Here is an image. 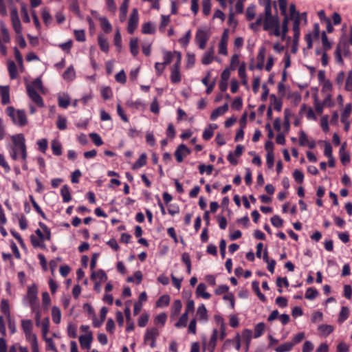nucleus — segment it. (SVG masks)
Masks as SVG:
<instances>
[{
    "label": "nucleus",
    "instance_id": "nucleus-1",
    "mask_svg": "<svg viewBox=\"0 0 352 352\" xmlns=\"http://www.w3.org/2000/svg\"><path fill=\"white\" fill-rule=\"evenodd\" d=\"M14 146L11 148L10 153L14 160L19 159V155L21 154L23 161L27 159V149L25 143V138L23 134H18L12 136Z\"/></svg>",
    "mask_w": 352,
    "mask_h": 352
},
{
    "label": "nucleus",
    "instance_id": "nucleus-2",
    "mask_svg": "<svg viewBox=\"0 0 352 352\" xmlns=\"http://www.w3.org/2000/svg\"><path fill=\"white\" fill-rule=\"evenodd\" d=\"M279 24L280 21L278 16L272 15V6L270 5V3H267L265 8L263 29L266 31H270L273 28L277 27Z\"/></svg>",
    "mask_w": 352,
    "mask_h": 352
},
{
    "label": "nucleus",
    "instance_id": "nucleus-3",
    "mask_svg": "<svg viewBox=\"0 0 352 352\" xmlns=\"http://www.w3.org/2000/svg\"><path fill=\"white\" fill-rule=\"evenodd\" d=\"M6 112L15 124L20 126H24L27 124V118L24 111L15 110L12 107H8Z\"/></svg>",
    "mask_w": 352,
    "mask_h": 352
},
{
    "label": "nucleus",
    "instance_id": "nucleus-4",
    "mask_svg": "<svg viewBox=\"0 0 352 352\" xmlns=\"http://www.w3.org/2000/svg\"><path fill=\"white\" fill-rule=\"evenodd\" d=\"M210 34L206 29H199L195 35V41L200 49L206 47Z\"/></svg>",
    "mask_w": 352,
    "mask_h": 352
},
{
    "label": "nucleus",
    "instance_id": "nucleus-5",
    "mask_svg": "<svg viewBox=\"0 0 352 352\" xmlns=\"http://www.w3.org/2000/svg\"><path fill=\"white\" fill-rule=\"evenodd\" d=\"M160 332L155 327H153L146 330L144 335V342H151L150 346L151 348L156 347V339Z\"/></svg>",
    "mask_w": 352,
    "mask_h": 352
},
{
    "label": "nucleus",
    "instance_id": "nucleus-6",
    "mask_svg": "<svg viewBox=\"0 0 352 352\" xmlns=\"http://www.w3.org/2000/svg\"><path fill=\"white\" fill-rule=\"evenodd\" d=\"M10 17L14 30L16 32V34H21L22 31L21 24L16 8H13L11 9Z\"/></svg>",
    "mask_w": 352,
    "mask_h": 352
},
{
    "label": "nucleus",
    "instance_id": "nucleus-7",
    "mask_svg": "<svg viewBox=\"0 0 352 352\" xmlns=\"http://www.w3.org/2000/svg\"><path fill=\"white\" fill-rule=\"evenodd\" d=\"M138 11L137 8H133L130 15L128 23V32L133 34L136 29L138 23Z\"/></svg>",
    "mask_w": 352,
    "mask_h": 352
},
{
    "label": "nucleus",
    "instance_id": "nucleus-8",
    "mask_svg": "<svg viewBox=\"0 0 352 352\" xmlns=\"http://www.w3.org/2000/svg\"><path fill=\"white\" fill-rule=\"evenodd\" d=\"M27 92L31 100L39 107L44 106L43 100L32 86H27Z\"/></svg>",
    "mask_w": 352,
    "mask_h": 352
},
{
    "label": "nucleus",
    "instance_id": "nucleus-9",
    "mask_svg": "<svg viewBox=\"0 0 352 352\" xmlns=\"http://www.w3.org/2000/svg\"><path fill=\"white\" fill-rule=\"evenodd\" d=\"M37 293V287L35 285L28 287L26 298L32 308H34L38 299Z\"/></svg>",
    "mask_w": 352,
    "mask_h": 352
},
{
    "label": "nucleus",
    "instance_id": "nucleus-10",
    "mask_svg": "<svg viewBox=\"0 0 352 352\" xmlns=\"http://www.w3.org/2000/svg\"><path fill=\"white\" fill-rule=\"evenodd\" d=\"M293 22L292 30L294 31V44L296 45L298 43L299 38H300V24L302 22L300 19V16H296L293 19H292Z\"/></svg>",
    "mask_w": 352,
    "mask_h": 352
},
{
    "label": "nucleus",
    "instance_id": "nucleus-11",
    "mask_svg": "<svg viewBox=\"0 0 352 352\" xmlns=\"http://www.w3.org/2000/svg\"><path fill=\"white\" fill-rule=\"evenodd\" d=\"M92 341H93V335L91 331H88L86 334L81 335L79 337V342H80V346L85 349H87V350L90 349Z\"/></svg>",
    "mask_w": 352,
    "mask_h": 352
},
{
    "label": "nucleus",
    "instance_id": "nucleus-12",
    "mask_svg": "<svg viewBox=\"0 0 352 352\" xmlns=\"http://www.w3.org/2000/svg\"><path fill=\"white\" fill-rule=\"evenodd\" d=\"M190 153V149L186 145L180 144L175 151V158L178 162H182L184 158Z\"/></svg>",
    "mask_w": 352,
    "mask_h": 352
},
{
    "label": "nucleus",
    "instance_id": "nucleus-13",
    "mask_svg": "<svg viewBox=\"0 0 352 352\" xmlns=\"http://www.w3.org/2000/svg\"><path fill=\"white\" fill-rule=\"evenodd\" d=\"M228 109V104L227 103L224 104L223 106L219 107L212 112L210 119L215 120L219 116L223 115Z\"/></svg>",
    "mask_w": 352,
    "mask_h": 352
},
{
    "label": "nucleus",
    "instance_id": "nucleus-14",
    "mask_svg": "<svg viewBox=\"0 0 352 352\" xmlns=\"http://www.w3.org/2000/svg\"><path fill=\"white\" fill-rule=\"evenodd\" d=\"M182 307V302L179 300H175L173 302L170 312V318L175 319L179 314Z\"/></svg>",
    "mask_w": 352,
    "mask_h": 352
},
{
    "label": "nucleus",
    "instance_id": "nucleus-15",
    "mask_svg": "<svg viewBox=\"0 0 352 352\" xmlns=\"http://www.w3.org/2000/svg\"><path fill=\"white\" fill-rule=\"evenodd\" d=\"M214 59V49L210 48L207 52H206L203 56L201 63L204 65H208L212 62Z\"/></svg>",
    "mask_w": 352,
    "mask_h": 352
},
{
    "label": "nucleus",
    "instance_id": "nucleus-16",
    "mask_svg": "<svg viewBox=\"0 0 352 352\" xmlns=\"http://www.w3.org/2000/svg\"><path fill=\"white\" fill-rule=\"evenodd\" d=\"M91 278L93 280L97 281V280H99L100 282L106 281L107 280V274L102 270H99L97 272L93 271Z\"/></svg>",
    "mask_w": 352,
    "mask_h": 352
},
{
    "label": "nucleus",
    "instance_id": "nucleus-17",
    "mask_svg": "<svg viewBox=\"0 0 352 352\" xmlns=\"http://www.w3.org/2000/svg\"><path fill=\"white\" fill-rule=\"evenodd\" d=\"M1 35L0 36V43H8L10 42V35L8 33V30L6 28V25L3 23L1 24Z\"/></svg>",
    "mask_w": 352,
    "mask_h": 352
},
{
    "label": "nucleus",
    "instance_id": "nucleus-18",
    "mask_svg": "<svg viewBox=\"0 0 352 352\" xmlns=\"http://www.w3.org/2000/svg\"><path fill=\"white\" fill-rule=\"evenodd\" d=\"M196 315L200 320H208L207 309L204 304L198 307Z\"/></svg>",
    "mask_w": 352,
    "mask_h": 352
},
{
    "label": "nucleus",
    "instance_id": "nucleus-19",
    "mask_svg": "<svg viewBox=\"0 0 352 352\" xmlns=\"http://www.w3.org/2000/svg\"><path fill=\"white\" fill-rule=\"evenodd\" d=\"M218 336V331L217 329H214L212 331V334L210 339V341L208 344L207 349L210 351V352H213L214 349L216 346L217 340Z\"/></svg>",
    "mask_w": 352,
    "mask_h": 352
},
{
    "label": "nucleus",
    "instance_id": "nucleus-20",
    "mask_svg": "<svg viewBox=\"0 0 352 352\" xmlns=\"http://www.w3.org/2000/svg\"><path fill=\"white\" fill-rule=\"evenodd\" d=\"M1 89V102L3 104H7L10 102V94H9V88L7 86H1L0 87Z\"/></svg>",
    "mask_w": 352,
    "mask_h": 352
},
{
    "label": "nucleus",
    "instance_id": "nucleus-21",
    "mask_svg": "<svg viewBox=\"0 0 352 352\" xmlns=\"http://www.w3.org/2000/svg\"><path fill=\"white\" fill-rule=\"evenodd\" d=\"M206 286L204 283H199L196 289V294L198 296H201L204 299H208L210 297V294L206 292Z\"/></svg>",
    "mask_w": 352,
    "mask_h": 352
},
{
    "label": "nucleus",
    "instance_id": "nucleus-22",
    "mask_svg": "<svg viewBox=\"0 0 352 352\" xmlns=\"http://www.w3.org/2000/svg\"><path fill=\"white\" fill-rule=\"evenodd\" d=\"M129 0H124L120 8V19L122 22L124 21L126 17L128 6Z\"/></svg>",
    "mask_w": 352,
    "mask_h": 352
},
{
    "label": "nucleus",
    "instance_id": "nucleus-23",
    "mask_svg": "<svg viewBox=\"0 0 352 352\" xmlns=\"http://www.w3.org/2000/svg\"><path fill=\"white\" fill-rule=\"evenodd\" d=\"M231 344H234V346L237 351H239L241 348V338L239 335H237L233 340H226L223 344V347L227 348Z\"/></svg>",
    "mask_w": 352,
    "mask_h": 352
},
{
    "label": "nucleus",
    "instance_id": "nucleus-24",
    "mask_svg": "<svg viewBox=\"0 0 352 352\" xmlns=\"http://www.w3.org/2000/svg\"><path fill=\"white\" fill-rule=\"evenodd\" d=\"M52 150L55 155L59 156L62 154V145L57 140H53L51 143Z\"/></svg>",
    "mask_w": 352,
    "mask_h": 352
},
{
    "label": "nucleus",
    "instance_id": "nucleus-25",
    "mask_svg": "<svg viewBox=\"0 0 352 352\" xmlns=\"http://www.w3.org/2000/svg\"><path fill=\"white\" fill-rule=\"evenodd\" d=\"M58 102L59 107L65 109L70 104V98L67 94L59 95L58 96Z\"/></svg>",
    "mask_w": 352,
    "mask_h": 352
},
{
    "label": "nucleus",
    "instance_id": "nucleus-26",
    "mask_svg": "<svg viewBox=\"0 0 352 352\" xmlns=\"http://www.w3.org/2000/svg\"><path fill=\"white\" fill-rule=\"evenodd\" d=\"M98 45L102 51L107 52L109 51V42L106 38L100 34L98 36Z\"/></svg>",
    "mask_w": 352,
    "mask_h": 352
},
{
    "label": "nucleus",
    "instance_id": "nucleus-27",
    "mask_svg": "<svg viewBox=\"0 0 352 352\" xmlns=\"http://www.w3.org/2000/svg\"><path fill=\"white\" fill-rule=\"evenodd\" d=\"M52 320L56 324H59L61 320V312L58 307L54 306L52 309Z\"/></svg>",
    "mask_w": 352,
    "mask_h": 352
},
{
    "label": "nucleus",
    "instance_id": "nucleus-28",
    "mask_svg": "<svg viewBox=\"0 0 352 352\" xmlns=\"http://www.w3.org/2000/svg\"><path fill=\"white\" fill-rule=\"evenodd\" d=\"M130 51L133 56H136L139 52L138 39V38H133L129 43Z\"/></svg>",
    "mask_w": 352,
    "mask_h": 352
},
{
    "label": "nucleus",
    "instance_id": "nucleus-29",
    "mask_svg": "<svg viewBox=\"0 0 352 352\" xmlns=\"http://www.w3.org/2000/svg\"><path fill=\"white\" fill-rule=\"evenodd\" d=\"M1 311L6 315L8 320L10 319V305L8 300L2 299L1 301Z\"/></svg>",
    "mask_w": 352,
    "mask_h": 352
},
{
    "label": "nucleus",
    "instance_id": "nucleus-30",
    "mask_svg": "<svg viewBox=\"0 0 352 352\" xmlns=\"http://www.w3.org/2000/svg\"><path fill=\"white\" fill-rule=\"evenodd\" d=\"M345 143H344L340 149V161L343 164H346L349 162L350 157L349 155L345 151Z\"/></svg>",
    "mask_w": 352,
    "mask_h": 352
},
{
    "label": "nucleus",
    "instance_id": "nucleus-31",
    "mask_svg": "<svg viewBox=\"0 0 352 352\" xmlns=\"http://www.w3.org/2000/svg\"><path fill=\"white\" fill-rule=\"evenodd\" d=\"M252 287L253 291L256 293L258 298L263 301L265 302L266 300V298L264 294H263L259 289V283L256 280L253 281L252 283Z\"/></svg>",
    "mask_w": 352,
    "mask_h": 352
},
{
    "label": "nucleus",
    "instance_id": "nucleus-32",
    "mask_svg": "<svg viewBox=\"0 0 352 352\" xmlns=\"http://www.w3.org/2000/svg\"><path fill=\"white\" fill-rule=\"evenodd\" d=\"M188 320V314L184 312L181 316L179 320L175 324V327L178 329L186 327L187 325Z\"/></svg>",
    "mask_w": 352,
    "mask_h": 352
},
{
    "label": "nucleus",
    "instance_id": "nucleus-33",
    "mask_svg": "<svg viewBox=\"0 0 352 352\" xmlns=\"http://www.w3.org/2000/svg\"><path fill=\"white\" fill-rule=\"evenodd\" d=\"M98 20L100 21V25L102 29L107 33L111 31V25L106 17H98Z\"/></svg>",
    "mask_w": 352,
    "mask_h": 352
},
{
    "label": "nucleus",
    "instance_id": "nucleus-34",
    "mask_svg": "<svg viewBox=\"0 0 352 352\" xmlns=\"http://www.w3.org/2000/svg\"><path fill=\"white\" fill-rule=\"evenodd\" d=\"M146 164V155L145 153H142L139 159L134 163L132 166L133 170L138 169Z\"/></svg>",
    "mask_w": 352,
    "mask_h": 352
},
{
    "label": "nucleus",
    "instance_id": "nucleus-35",
    "mask_svg": "<svg viewBox=\"0 0 352 352\" xmlns=\"http://www.w3.org/2000/svg\"><path fill=\"white\" fill-rule=\"evenodd\" d=\"M333 329V327L330 324H322L318 327V331L322 336H327L332 333Z\"/></svg>",
    "mask_w": 352,
    "mask_h": 352
},
{
    "label": "nucleus",
    "instance_id": "nucleus-36",
    "mask_svg": "<svg viewBox=\"0 0 352 352\" xmlns=\"http://www.w3.org/2000/svg\"><path fill=\"white\" fill-rule=\"evenodd\" d=\"M40 325L41 326L43 338H45V336H47V334L49 331V328H50L49 318H43V320H42Z\"/></svg>",
    "mask_w": 352,
    "mask_h": 352
},
{
    "label": "nucleus",
    "instance_id": "nucleus-37",
    "mask_svg": "<svg viewBox=\"0 0 352 352\" xmlns=\"http://www.w3.org/2000/svg\"><path fill=\"white\" fill-rule=\"evenodd\" d=\"M252 338V332L250 329H245L242 333V339L245 342L247 349L249 347Z\"/></svg>",
    "mask_w": 352,
    "mask_h": 352
},
{
    "label": "nucleus",
    "instance_id": "nucleus-38",
    "mask_svg": "<svg viewBox=\"0 0 352 352\" xmlns=\"http://www.w3.org/2000/svg\"><path fill=\"white\" fill-rule=\"evenodd\" d=\"M289 21V17L288 16H285L284 17V19L283 21L282 25H281V34H282V39L283 40L285 39V36L289 31V28H288Z\"/></svg>",
    "mask_w": 352,
    "mask_h": 352
},
{
    "label": "nucleus",
    "instance_id": "nucleus-39",
    "mask_svg": "<svg viewBox=\"0 0 352 352\" xmlns=\"http://www.w3.org/2000/svg\"><path fill=\"white\" fill-rule=\"evenodd\" d=\"M170 80L173 83H177L181 80V76L179 73V69L177 68H172L171 74H170Z\"/></svg>",
    "mask_w": 352,
    "mask_h": 352
},
{
    "label": "nucleus",
    "instance_id": "nucleus-40",
    "mask_svg": "<svg viewBox=\"0 0 352 352\" xmlns=\"http://www.w3.org/2000/svg\"><path fill=\"white\" fill-rule=\"evenodd\" d=\"M349 315V310L346 307H342L340 312L339 314L338 317V322L342 323L344 320L347 319Z\"/></svg>",
    "mask_w": 352,
    "mask_h": 352
},
{
    "label": "nucleus",
    "instance_id": "nucleus-41",
    "mask_svg": "<svg viewBox=\"0 0 352 352\" xmlns=\"http://www.w3.org/2000/svg\"><path fill=\"white\" fill-rule=\"evenodd\" d=\"M21 14L23 19V22L30 23V18L29 16L28 11L27 7L25 3H22L21 4Z\"/></svg>",
    "mask_w": 352,
    "mask_h": 352
},
{
    "label": "nucleus",
    "instance_id": "nucleus-42",
    "mask_svg": "<svg viewBox=\"0 0 352 352\" xmlns=\"http://www.w3.org/2000/svg\"><path fill=\"white\" fill-rule=\"evenodd\" d=\"M352 110V107L350 103L346 104L344 110L341 115V122H346Z\"/></svg>",
    "mask_w": 352,
    "mask_h": 352
},
{
    "label": "nucleus",
    "instance_id": "nucleus-43",
    "mask_svg": "<svg viewBox=\"0 0 352 352\" xmlns=\"http://www.w3.org/2000/svg\"><path fill=\"white\" fill-rule=\"evenodd\" d=\"M318 295V292L316 289L313 287H309L305 293V298L308 300H314Z\"/></svg>",
    "mask_w": 352,
    "mask_h": 352
},
{
    "label": "nucleus",
    "instance_id": "nucleus-44",
    "mask_svg": "<svg viewBox=\"0 0 352 352\" xmlns=\"http://www.w3.org/2000/svg\"><path fill=\"white\" fill-rule=\"evenodd\" d=\"M293 346L294 343L286 342L276 348L275 351L276 352H287L291 351Z\"/></svg>",
    "mask_w": 352,
    "mask_h": 352
},
{
    "label": "nucleus",
    "instance_id": "nucleus-45",
    "mask_svg": "<svg viewBox=\"0 0 352 352\" xmlns=\"http://www.w3.org/2000/svg\"><path fill=\"white\" fill-rule=\"evenodd\" d=\"M63 78L67 80H72L75 77V71L72 66L69 67L64 72Z\"/></svg>",
    "mask_w": 352,
    "mask_h": 352
},
{
    "label": "nucleus",
    "instance_id": "nucleus-46",
    "mask_svg": "<svg viewBox=\"0 0 352 352\" xmlns=\"http://www.w3.org/2000/svg\"><path fill=\"white\" fill-rule=\"evenodd\" d=\"M60 192L64 202H69L71 200L70 192L66 185L61 188Z\"/></svg>",
    "mask_w": 352,
    "mask_h": 352
},
{
    "label": "nucleus",
    "instance_id": "nucleus-47",
    "mask_svg": "<svg viewBox=\"0 0 352 352\" xmlns=\"http://www.w3.org/2000/svg\"><path fill=\"white\" fill-rule=\"evenodd\" d=\"M21 327L24 333L32 331L33 328L32 322L30 320H23L21 321Z\"/></svg>",
    "mask_w": 352,
    "mask_h": 352
},
{
    "label": "nucleus",
    "instance_id": "nucleus-48",
    "mask_svg": "<svg viewBox=\"0 0 352 352\" xmlns=\"http://www.w3.org/2000/svg\"><path fill=\"white\" fill-rule=\"evenodd\" d=\"M265 324L263 322L258 323L254 327V338H259L264 332Z\"/></svg>",
    "mask_w": 352,
    "mask_h": 352
},
{
    "label": "nucleus",
    "instance_id": "nucleus-49",
    "mask_svg": "<svg viewBox=\"0 0 352 352\" xmlns=\"http://www.w3.org/2000/svg\"><path fill=\"white\" fill-rule=\"evenodd\" d=\"M100 94L104 100H109L112 97V91L109 87H102L100 89Z\"/></svg>",
    "mask_w": 352,
    "mask_h": 352
},
{
    "label": "nucleus",
    "instance_id": "nucleus-50",
    "mask_svg": "<svg viewBox=\"0 0 352 352\" xmlns=\"http://www.w3.org/2000/svg\"><path fill=\"white\" fill-rule=\"evenodd\" d=\"M25 335L27 340L30 342L31 346L38 344L36 336L32 331L25 333Z\"/></svg>",
    "mask_w": 352,
    "mask_h": 352
},
{
    "label": "nucleus",
    "instance_id": "nucleus-51",
    "mask_svg": "<svg viewBox=\"0 0 352 352\" xmlns=\"http://www.w3.org/2000/svg\"><path fill=\"white\" fill-rule=\"evenodd\" d=\"M30 239H31V243L34 248H38V247H40L41 248H45V245L43 243L44 240H41V239H37L34 235H32L30 236Z\"/></svg>",
    "mask_w": 352,
    "mask_h": 352
},
{
    "label": "nucleus",
    "instance_id": "nucleus-52",
    "mask_svg": "<svg viewBox=\"0 0 352 352\" xmlns=\"http://www.w3.org/2000/svg\"><path fill=\"white\" fill-rule=\"evenodd\" d=\"M170 297L168 295L162 296L157 301V307H165L169 304Z\"/></svg>",
    "mask_w": 352,
    "mask_h": 352
},
{
    "label": "nucleus",
    "instance_id": "nucleus-53",
    "mask_svg": "<svg viewBox=\"0 0 352 352\" xmlns=\"http://www.w3.org/2000/svg\"><path fill=\"white\" fill-rule=\"evenodd\" d=\"M142 31L144 34H153L155 32V27L151 23L147 22L142 25Z\"/></svg>",
    "mask_w": 352,
    "mask_h": 352
},
{
    "label": "nucleus",
    "instance_id": "nucleus-54",
    "mask_svg": "<svg viewBox=\"0 0 352 352\" xmlns=\"http://www.w3.org/2000/svg\"><path fill=\"white\" fill-rule=\"evenodd\" d=\"M57 127L60 130H65L67 128V119L61 116H58Z\"/></svg>",
    "mask_w": 352,
    "mask_h": 352
},
{
    "label": "nucleus",
    "instance_id": "nucleus-55",
    "mask_svg": "<svg viewBox=\"0 0 352 352\" xmlns=\"http://www.w3.org/2000/svg\"><path fill=\"white\" fill-rule=\"evenodd\" d=\"M30 199L31 201V203L33 206V207L34 208V209L36 210V211L43 218V219H46V217H45V214H44V212H43V210H41V208H40V206L37 204V203L36 202V201L34 200V197L32 195H30Z\"/></svg>",
    "mask_w": 352,
    "mask_h": 352
},
{
    "label": "nucleus",
    "instance_id": "nucleus-56",
    "mask_svg": "<svg viewBox=\"0 0 352 352\" xmlns=\"http://www.w3.org/2000/svg\"><path fill=\"white\" fill-rule=\"evenodd\" d=\"M271 100H273L274 102V108L278 111H280L282 109V102L280 99H278L275 95L272 94L270 96Z\"/></svg>",
    "mask_w": 352,
    "mask_h": 352
},
{
    "label": "nucleus",
    "instance_id": "nucleus-57",
    "mask_svg": "<svg viewBox=\"0 0 352 352\" xmlns=\"http://www.w3.org/2000/svg\"><path fill=\"white\" fill-rule=\"evenodd\" d=\"M67 334L69 337L75 338L77 336V331L76 325L73 324H69L67 325Z\"/></svg>",
    "mask_w": 352,
    "mask_h": 352
},
{
    "label": "nucleus",
    "instance_id": "nucleus-58",
    "mask_svg": "<svg viewBox=\"0 0 352 352\" xmlns=\"http://www.w3.org/2000/svg\"><path fill=\"white\" fill-rule=\"evenodd\" d=\"M8 68L11 78H14L16 76V66L15 63L13 61H10L8 63Z\"/></svg>",
    "mask_w": 352,
    "mask_h": 352
},
{
    "label": "nucleus",
    "instance_id": "nucleus-59",
    "mask_svg": "<svg viewBox=\"0 0 352 352\" xmlns=\"http://www.w3.org/2000/svg\"><path fill=\"white\" fill-rule=\"evenodd\" d=\"M211 2L210 0L202 1V10L204 14L208 15L210 12Z\"/></svg>",
    "mask_w": 352,
    "mask_h": 352
},
{
    "label": "nucleus",
    "instance_id": "nucleus-60",
    "mask_svg": "<svg viewBox=\"0 0 352 352\" xmlns=\"http://www.w3.org/2000/svg\"><path fill=\"white\" fill-rule=\"evenodd\" d=\"M271 222L272 225L276 228H280L283 226V221L278 215H274L271 218Z\"/></svg>",
    "mask_w": 352,
    "mask_h": 352
},
{
    "label": "nucleus",
    "instance_id": "nucleus-61",
    "mask_svg": "<svg viewBox=\"0 0 352 352\" xmlns=\"http://www.w3.org/2000/svg\"><path fill=\"white\" fill-rule=\"evenodd\" d=\"M293 176L296 182H297L299 184H301L303 182L304 179V175L302 171L296 169L294 171Z\"/></svg>",
    "mask_w": 352,
    "mask_h": 352
},
{
    "label": "nucleus",
    "instance_id": "nucleus-62",
    "mask_svg": "<svg viewBox=\"0 0 352 352\" xmlns=\"http://www.w3.org/2000/svg\"><path fill=\"white\" fill-rule=\"evenodd\" d=\"M37 144H38V149L41 152L45 153L46 152L47 148V139L43 138V139L39 140L37 142Z\"/></svg>",
    "mask_w": 352,
    "mask_h": 352
},
{
    "label": "nucleus",
    "instance_id": "nucleus-63",
    "mask_svg": "<svg viewBox=\"0 0 352 352\" xmlns=\"http://www.w3.org/2000/svg\"><path fill=\"white\" fill-rule=\"evenodd\" d=\"M42 19L45 24L51 21L52 17L49 11L46 8H43L41 10Z\"/></svg>",
    "mask_w": 352,
    "mask_h": 352
},
{
    "label": "nucleus",
    "instance_id": "nucleus-64",
    "mask_svg": "<svg viewBox=\"0 0 352 352\" xmlns=\"http://www.w3.org/2000/svg\"><path fill=\"white\" fill-rule=\"evenodd\" d=\"M345 89L348 91H352V72H349L346 79Z\"/></svg>",
    "mask_w": 352,
    "mask_h": 352
}]
</instances>
